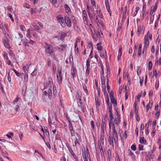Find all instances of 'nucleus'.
<instances>
[{
  "label": "nucleus",
  "instance_id": "nucleus-1",
  "mask_svg": "<svg viewBox=\"0 0 161 161\" xmlns=\"http://www.w3.org/2000/svg\"><path fill=\"white\" fill-rule=\"evenodd\" d=\"M44 44V47L46 53L51 55L56 51L57 49L55 47L53 46L47 42H45Z\"/></svg>",
  "mask_w": 161,
  "mask_h": 161
},
{
  "label": "nucleus",
  "instance_id": "nucleus-2",
  "mask_svg": "<svg viewBox=\"0 0 161 161\" xmlns=\"http://www.w3.org/2000/svg\"><path fill=\"white\" fill-rule=\"evenodd\" d=\"M112 136L111 137L110 136H109L108 139V142L109 143V144L111 145L112 146H114V142L115 143H118V134H116V136H114V133H112Z\"/></svg>",
  "mask_w": 161,
  "mask_h": 161
},
{
  "label": "nucleus",
  "instance_id": "nucleus-3",
  "mask_svg": "<svg viewBox=\"0 0 161 161\" xmlns=\"http://www.w3.org/2000/svg\"><path fill=\"white\" fill-rule=\"evenodd\" d=\"M56 19L62 28H65L66 27V25L64 22V19L62 15H58L56 16Z\"/></svg>",
  "mask_w": 161,
  "mask_h": 161
},
{
  "label": "nucleus",
  "instance_id": "nucleus-4",
  "mask_svg": "<svg viewBox=\"0 0 161 161\" xmlns=\"http://www.w3.org/2000/svg\"><path fill=\"white\" fill-rule=\"evenodd\" d=\"M53 80L52 78L51 77H49L46 82V85H44V89L47 88H52V85H53Z\"/></svg>",
  "mask_w": 161,
  "mask_h": 161
},
{
  "label": "nucleus",
  "instance_id": "nucleus-5",
  "mask_svg": "<svg viewBox=\"0 0 161 161\" xmlns=\"http://www.w3.org/2000/svg\"><path fill=\"white\" fill-rule=\"evenodd\" d=\"M82 17L84 24L87 25L88 18L86 12L85 10L82 11Z\"/></svg>",
  "mask_w": 161,
  "mask_h": 161
},
{
  "label": "nucleus",
  "instance_id": "nucleus-6",
  "mask_svg": "<svg viewBox=\"0 0 161 161\" xmlns=\"http://www.w3.org/2000/svg\"><path fill=\"white\" fill-rule=\"evenodd\" d=\"M2 42L6 48H7L9 50L11 51V49L12 48L9 44L8 41L7 37H6V38H3Z\"/></svg>",
  "mask_w": 161,
  "mask_h": 161
},
{
  "label": "nucleus",
  "instance_id": "nucleus-7",
  "mask_svg": "<svg viewBox=\"0 0 161 161\" xmlns=\"http://www.w3.org/2000/svg\"><path fill=\"white\" fill-rule=\"evenodd\" d=\"M71 119L73 122H77L78 121L79 119H80L81 121V119L79 116V114L76 112L73 114L71 116Z\"/></svg>",
  "mask_w": 161,
  "mask_h": 161
},
{
  "label": "nucleus",
  "instance_id": "nucleus-8",
  "mask_svg": "<svg viewBox=\"0 0 161 161\" xmlns=\"http://www.w3.org/2000/svg\"><path fill=\"white\" fill-rule=\"evenodd\" d=\"M64 20L65 24L66 25L67 27H70L71 26L72 23L71 20L68 16H64Z\"/></svg>",
  "mask_w": 161,
  "mask_h": 161
},
{
  "label": "nucleus",
  "instance_id": "nucleus-9",
  "mask_svg": "<svg viewBox=\"0 0 161 161\" xmlns=\"http://www.w3.org/2000/svg\"><path fill=\"white\" fill-rule=\"evenodd\" d=\"M61 67L58 69V75H57V77L58 82H60L62 80V76L61 73Z\"/></svg>",
  "mask_w": 161,
  "mask_h": 161
},
{
  "label": "nucleus",
  "instance_id": "nucleus-10",
  "mask_svg": "<svg viewBox=\"0 0 161 161\" xmlns=\"http://www.w3.org/2000/svg\"><path fill=\"white\" fill-rule=\"evenodd\" d=\"M110 100L112 103L113 104H114L113 105L114 107L116 106L117 105V101L114 98V93L113 92H111L110 93Z\"/></svg>",
  "mask_w": 161,
  "mask_h": 161
},
{
  "label": "nucleus",
  "instance_id": "nucleus-11",
  "mask_svg": "<svg viewBox=\"0 0 161 161\" xmlns=\"http://www.w3.org/2000/svg\"><path fill=\"white\" fill-rule=\"evenodd\" d=\"M88 151V150L87 148L86 152L83 153L84 161H88L89 156H90V154Z\"/></svg>",
  "mask_w": 161,
  "mask_h": 161
},
{
  "label": "nucleus",
  "instance_id": "nucleus-12",
  "mask_svg": "<svg viewBox=\"0 0 161 161\" xmlns=\"http://www.w3.org/2000/svg\"><path fill=\"white\" fill-rule=\"evenodd\" d=\"M101 127L102 130V132L101 133H103V134H104V131L106 130L105 120H102V124L101 125Z\"/></svg>",
  "mask_w": 161,
  "mask_h": 161
},
{
  "label": "nucleus",
  "instance_id": "nucleus-13",
  "mask_svg": "<svg viewBox=\"0 0 161 161\" xmlns=\"http://www.w3.org/2000/svg\"><path fill=\"white\" fill-rule=\"evenodd\" d=\"M121 122V118L119 117H115L113 120V123H114L116 126H119Z\"/></svg>",
  "mask_w": 161,
  "mask_h": 161
},
{
  "label": "nucleus",
  "instance_id": "nucleus-14",
  "mask_svg": "<svg viewBox=\"0 0 161 161\" xmlns=\"http://www.w3.org/2000/svg\"><path fill=\"white\" fill-rule=\"evenodd\" d=\"M65 36V34L64 32L59 33L58 35L56 37L58 40H63Z\"/></svg>",
  "mask_w": 161,
  "mask_h": 161
},
{
  "label": "nucleus",
  "instance_id": "nucleus-15",
  "mask_svg": "<svg viewBox=\"0 0 161 161\" xmlns=\"http://www.w3.org/2000/svg\"><path fill=\"white\" fill-rule=\"evenodd\" d=\"M23 37V35L21 32H18V33L15 35V41H18L20 39L22 38Z\"/></svg>",
  "mask_w": 161,
  "mask_h": 161
},
{
  "label": "nucleus",
  "instance_id": "nucleus-16",
  "mask_svg": "<svg viewBox=\"0 0 161 161\" xmlns=\"http://www.w3.org/2000/svg\"><path fill=\"white\" fill-rule=\"evenodd\" d=\"M153 102L152 100L149 101V103H148L146 106L147 112L149 110V108H151L153 106Z\"/></svg>",
  "mask_w": 161,
  "mask_h": 161
},
{
  "label": "nucleus",
  "instance_id": "nucleus-17",
  "mask_svg": "<svg viewBox=\"0 0 161 161\" xmlns=\"http://www.w3.org/2000/svg\"><path fill=\"white\" fill-rule=\"evenodd\" d=\"M80 140L79 137L78 135H77V136H76L74 139V142L75 146L80 145Z\"/></svg>",
  "mask_w": 161,
  "mask_h": 161
},
{
  "label": "nucleus",
  "instance_id": "nucleus-18",
  "mask_svg": "<svg viewBox=\"0 0 161 161\" xmlns=\"http://www.w3.org/2000/svg\"><path fill=\"white\" fill-rule=\"evenodd\" d=\"M127 152L128 153V156L131 157L132 158H135V155L130 149H128L127 151Z\"/></svg>",
  "mask_w": 161,
  "mask_h": 161
},
{
  "label": "nucleus",
  "instance_id": "nucleus-19",
  "mask_svg": "<svg viewBox=\"0 0 161 161\" xmlns=\"http://www.w3.org/2000/svg\"><path fill=\"white\" fill-rule=\"evenodd\" d=\"M87 13L91 23H93L94 22L95 20L93 15L90 12H89Z\"/></svg>",
  "mask_w": 161,
  "mask_h": 161
},
{
  "label": "nucleus",
  "instance_id": "nucleus-20",
  "mask_svg": "<svg viewBox=\"0 0 161 161\" xmlns=\"http://www.w3.org/2000/svg\"><path fill=\"white\" fill-rule=\"evenodd\" d=\"M64 8L66 12L68 14H70L71 10L69 6L67 4H65L64 5Z\"/></svg>",
  "mask_w": 161,
  "mask_h": 161
},
{
  "label": "nucleus",
  "instance_id": "nucleus-21",
  "mask_svg": "<svg viewBox=\"0 0 161 161\" xmlns=\"http://www.w3.org/2000/svg\"><path fill=\"white\" fill-rule=\"evenodd\" d=\"M115 126V124L113 123L112 125V133H114V136H116L115 135H116V134H117V132L116 130Z\"/></svg>",
  "mask_w": 161,
  "mask_h": 161
},
{
  "label": "nucleus",
  "instance_id": "nucleus-22",
  "mask_svg": "<svg viewBox=\"0 0 161 161\" xmlns=\"http://www.w3.org/2000/svg\"><path fill=\"white\" fill-rule=\"evenodd\" d=\"M67 47V45L64 44L61 45L58 48V50L59 51H64Z\"/></svg>",
  "mask_w": 161,
  "mask_h": 161
},
{
  "label": "nucleus",
  "instance_id": "nucleus-23",
  "mask_svg": "<svg viewBox=\"0 0 161 161\" xmlns=\"http://www.w3.org/2000/svg\"><path fill=\"white\" fill-rule=\"evenodd\" d=\"M105 3L106 6L107 8V9L108 11V12H110V6L109 4V3L108 0H105Z\"/></svg>",
  "mask_w": 161,
  "mask_h": 161
},
{
  "label": "nucleus",
  "instance_id": "nucleus-24",
  "mask_svg": "<svg viewBox=\"0 0 161 161\" xmlns=\"http://www.w3.org/2000/svg\"><path fill=\"white\" fill-rule=\"evenodd\" d=\"M31 64H26V66H24L23 67V69L24 73H26V71H28V69H29V67L31 65Z\"/></svg>",
  "mask_w": 161,
  "mask_h": 161
},
{
  "label": "nucleus",
  "instance_id": "nucleus-25",
  "mask_svg": "<svg viewBox=\"0 0 161 161\" xmlns=\"http://www.w3.org/2000/svg\"><path fill=\"white\" fill-rule=\"evenodd\" d=\"M139 142L141 144H147V141L144 137H140L139 140Z\"/></svg>",
  "mask_w": 161,
  "mask_h": 161
},
{
  "label": "nucleus",
  "instance_id": "nucleus-26",
  "mask_svg": "<svg viewBox=\"0 0 161 161\" xmlns=\"http://www.w3.org/2000/svg\"><path fill=\"white\" fill-rule=\"evenodd\" d=\"M1 27L3 29H6V31H8L9 30L8 25L7 24L5 23H1Z\"/></svg>",
  "mask_w": 161,
  "mask_h": 161
},
{
  "label": "nucleus",
  "instance_id": "nucleus-27",
  "mask_svg": "<svg viewBox=\"0 0 161 161\" xmlns=\"http://www.w3.org/2000/svg\"><path fill=\"white\" fill-rule=\"evenodd\" d=\"M95 100L96 102V108H97V107L98 108V106H100V102L99 100V98L98 97H95Z\"/></svg>",
  "mask_w": 161,
  "mask_h": 161
},
{
  "label": "nucleus",
  "instance_id": "nucleus-28",
  "mask_svg": "<svg viewBox=\"0 0 161 161\" xmlns=\"http://www.w3.org/2000/svg\"><path fill=\"white\" fill-rule=\"evenodd\" d=\"M31 27L34 28L35 29L37 30L38 32L41 33V31L40 29V27L38 25H33Z\"/></svg>",
  "mask_w": 161,
  "mask_h": 161
},
{
  "label": "nucleus",
  "instance_id": "nucleus-29",
  "mask_svg": "<svg viewBox=\"0 0 161 161\" xmlns=\"http://www.w3.org/2000/svg\"><path fill=\"white\" fill-rule=\"evenodd\" d=\"M96 12H97V14L98 15V16L101 19H103V15L102 14V12L101 11V10H96Z\"/></svg>",
  "mask_w": 161,
  "mask_h": 161
},
{
  "label": "nucleus",
  "instance_id": "nucleus-30",
  "mask_svg": "<svg viewBox=\"0 0 161 161\" xmlns=\"http://www.w3.org/2000/svg\"><path fill=\"white\" fill-rule=\"evenodd\" d=\"M153 151L149 152L147 154L148 156L150 158L153 159L154 158V155L153 154Z\"/></svg>",
  "mask_w": 161,
  "mask_h": 161
},
{
  "label": "nucleus",
  "instance_id": "nucleus-31",
  "mask_svg": "<svg viewBox=\"0 0 161 161\" xmlns=\"http://www.w3.org/2000/svg\"><path fill=\"white\" fill-rule=\"evenodd\" d=\"M161 64V58H160L159 60L156 58L155 61V65H160Z\"/></svg>",
  "mask_w": 161,
  "mask_h": 161
},
{
  "label": "nucleus",
  "instance_id": "nucleus-32",
  "mask_svg": "<svg viewBox=\"0 0 161 161\" xmlns=\"http://www.w3.org/2000/svg\"><path fill=\"white\" fill-rule=\"evenodd\" d=\"M102 91L103 92L104 94L105 95L106 93L107 94L106 91V84H102Z\"/></svg>",
  "mask_w": 161,
  "mask_h": 161
},
{
  "label": "nucleus",
  "instance_id": "nucleus-33",
  "mask_svg": "<svg viewBox=\"0 0 161 161\" xmlns=\"http://www.w3.org/2000/svg\"><path fill=\"white\" fill-rule=\"evenodd\" d=\"M160 113V110H157L155 115V119H158L159 117V116Z\"/></svg>",
  "mask_w": 161,
  "mask_h": 161
},
{
  "label": "nucleus",
  "instance_id": "nucleus-34",
  "mask_svg": "<svg viewBox=\"0 0 161 161\" xmlns=\"http://www.w3.org/2000/svg\"><path fill=\"white\" fill-rule=\"evenodd\" d=\"M44 134H45L46 136H49V134L48 131L47 130V127H44V131L43 132Z\"/></svg>",
  "mask_w": 161,
  "mask_h": 161
},
{
  "label": "nucleus",
  "instance_id": "nucleus-35",
  "mask_svg": "<svg viewBox=\"0 0 161 161\" xmlns=\"http://www.w3.org/2000/svg\"><path fill=\"white\" fill-rule=\"evenodd\" d=\"M142 47V45L141 44H140L139 45V49L138 51V56H140L141 55V52H142V50H141V48Z\"/></svg>",
  "mask_w": 161,
  "mask_h": 161
},
{
  "label": "nucleus",
  "instance_id": "nucleus-36",
  "mask_svg": "<svg viewBox=\"0 0 161 161\" xmlns=\"http://www.w3.org/2000/svg\"><path fill=\"white\" fill-rule=\"evenodd\" d=\"M48 97L49 99H51V97L52 96V88H49L48 91Z\"/></svg>",
  "mask_w": 161,
  "mask_h": 161
},
{
  "label": "nucleus",
  "instance_id": "nucleus-37",
  "mask_svg": "<svg viewBox=\"0 0 161 161\" xmlns=\"http://www.w3.org/2000/svg\"><path fill=\"white\" fill-rule=\"evenodd\" d=\"M104 134H103V133H101L100 135V140L102 144L104 143Z\"/></svg>",
  "mask_w": 161,
  "mask_h": 161
},
{
  "label": "nucleus",
  "instance_id": "nucleus-38",
  "mask_svg": "<svg viewBox=\"0 0 161 161\" xmlns=\"http://www.w3.org/2000/svg\"><path fill=\"white\" fill-rule=\"evenodd\" d=\"M66 117H67V118L68 119V122L69 123V129H70L71 128H73L72 124L70 120L69 119V118L68 117L67 115H66Z\"/></svg>",
  "mask_w": 161,
  "mask_h": 161
},
{
  "label": "nucleus",
  "instance_id": "nucleus-39",
  "mask_svg": "<svg viewBox=\"0 0 161 161\" xmlns=\"http://www.w3.org/2000/svg\"><path fill=\"white\" fill-rule=\"evenodd\" d=\"M141 27L140 26L138 27L137 28V35L138 36H139L141 34Z\"/></svg>",
  "mask_w": 161,
  "mask_h": 161
},
{
  "label": "nucleus",
  "instance_id": "nucleus-40",
  "mask_svg": "<svg viewBox=\"0 0 161 161\" xmlns=\"http://www.w3.org/2000/svg\"><path fill=\"white\" fill-rule=\"evenodd\" d=\"M157 143L159 144V149L161 150V138L159 137L158 138Z\"/></svg>",
  "mask_w": 161,
  "mask_h": 161
},
{
  "label": "nucleus",
  "instance_id": "nucleus-41",
  "mask_svg": "<svg viewBox=\"0 0 161 161\" xmlns=\"http://www.w3.org/2000/svg\"><path fill=\"white\" fill-rule=\"evenodd\" d=\"M28 77L27 73L25 74L24 81L25 82H27L28 81Z\"/></svg>",
  "mask_w": 161,
  "mask_h": 161
},
{
  "label": "nucleus",
  "instance_id": "nucleus-42",
  "mask_svg": "<svg viewBox=\"0 0 161 161\" xmlns=\"http://www.w3.org/2000/svg\"><path fill=\"white\" fill-rule=\"evenodd\" d=\"M1 29L2 30L3 34L6 36V37L8 36V34L7 33L6 30H5L4 29H3L2 28Z\"/></svg>",
  "mask_w": 161,
  "mask_h": 161
},
{
  "label": "nucleus",
  "instance_id": "nucleus-43",
  "mask_svg": "<svg viewBox=\"0 0 161 161\" xmlns=\"http://www.w3.org/2000/svg\"><path fill=\"white\" fill-rule=\"evenodd\" d=\"M144 45L143 47L147 48L149 47V42L144 41Z\"/></svg>",
  "mask_w": 161,
  "mask_h": 161
},
{
  "label": "nucleus",
  "instance_id": "nucleus-44",
  "mask_svg": "<svg viewBox=\"0 0 161 161\" xmlns=\"http://www.w3.org/2000/svg\"><path fill=\"white\" fill-rule=\"evenodd\" d=\"M83 88L84 90V92H86V94L87 95H88V90H87V87L86 86V85L85 84H84V85H83Z\"/></svg>",
  "mask_w": 161,
  "mask_h": 161
},
{
  "label": "nucleus",
  "instance_id": "nucleus-45",
  "mask_svg": "<svg viewBox=\"0 0 161 161\" xmlns=\"http://www.w3.org/2000/svg\"><path fill=\"white\" fill-rule=\"evenodd\" d=\"M49 1L55 7H58V5L56 6L55 5L57 3V0H49Z\"/></svg>",
  "mask_w": 161,
  "mask_h": 161
},
{
  "label": "nucleus",
  "instance_id": "nucleus-46",
  "mask_svg": "<svg viewBox=\"0 0 161 161\" xmlns=\"http://www.w3.org/2000/svg\"><path fill=\"white\" fill-rule=\"evenodd\" d=\"M37 73V70L36 68L34 69V70L33 71L31 74L32 76H34L36 75Z\"/></svg>",
  "mask_w": 161,
  "mask_h": 161
},
{
  "label": "nucleus",
  "instance_id": "nucleus-47",
  "mask_svg": "<svg viewBox=\"0 0 161 161\" xmlns=\"http://www.w3.org/2000/svg\"><path fill=\"white\" fill-rule=\"evenodd\" d=\"M142 94V92H141L139 94H138V95L137 96V99L136 101L139 102L140 101V98L141 97V95Z\"/></svg>",
  "mask_w": 161,
  "mask_h": 161
},
{
  "label": "nucleus",
  "instance_id": "nucleus-48",
  "mask_svg": "<svg viewBox=\"0 0 161 161\" xmlns=\"http://www.w3.org/2000/svg\"><path fill=\"white\" fill-rule=\"evenodd\" d=\"M139 8L138 7H136L135 8L136 10L133 13V17H135L136 16L137 13L138 12V10H139Z\"/></svg>",
  "mask_w": 161,
  "mask_h": 161
},
{
  "label": "nucleus",
  "instance_id": "nucleus-49",
  "mask_svg": "<svg viewBox=\"0 0 161 161\" xmlns=\"http://www.w3.org/2000/svg\"><path fill=\"white\" fill-rule=\"evenodd\" d=\"M29 42L25 41L23 42V44L25 46L26 48L29 47Z\"/></svg>",
  "mask_w": 161,
  "mask_h": 161
},
{
  "label": "nucleus",
  "instance_id": "nucleus-50",
  "mask_svg": "<svg viewBox=\"0 0 161 161\" xmlns=\"http://www.w3.org/2000/svg\"><path fill=\"white\" fill-rule=\"evenodd\" d=\"M109 112V119L110 120H113L114 119V115L112 114V112Z\"/></svg>",
  "mask_w": 161,
  "mask_h": 161
},
{
  "label": "nucleus",
  "instance_id": "nucleus-51",
  "mask_svg": "<svg viewBox=\"0 0 161 161\" xmlns=\"http://www.w3.org/2000/svg\"><path fill=\"white\" fill-rule=\"evenodd\" d=\"M113 123H113V120L109 119V120H108V125H109V129L111 128V126H112V125Z\"/></svg>",
  "mask_w": 161,
  "mask_h": 161
},
{
  "label": "nucleus",
  "instance_id": "nucleus-52",
  "mask_svg": "<svg viewBox=\"0 0 161 161\" xmlns=\"http://www.w3.org/2000/svg\"><path fill=\"white\" fill-rule=\"evenodd\" d=\"M99 146V147H100V146ZM100 146L101 147V148H100V152L101 155H103V154L104 155V152H105V150L103 149L102 147L101 144H100Z\"/></svg>",
  "mask_w": 161,
  "mask_h": 161
},
{
  "label": "nucleus",
  "instance_id": "nucleus-53",
  "mask_svg": "<svg viewBox=\"0 0 161 161\" xmlns=\"http://www.w3.org/2000/svg\"><path fill=\"white\" fill-rule=\"evenodd\" d=\"M152 68V63L151 61L149 62V66L148 67V70H151Z\"/></svg>",
  "mask_w": 161,
  "mask_h": 161
},
{
  "label": "nucleus",
  "instance_id": "nucleus-54",
  "mask_svg": "<svg viewBox=\"0 0 161 161\" xmlns=\"http://www.w3.org/2000/svg\"><path fill=\"white\" fill-rule=\"evenodd\" d=\"M13 70L14 71L15 74L17 76L19 77L21 75V74L17 72L16 70L15 69H13Z\"/></svg>",
  "mask_w": 161,
  "mask_h": 161
},
{
  "label": "nucleus",
  "instance_id": "nucleus-55",
  "mask_svg": "<svg viewBox=\"0 0 161 161\" xmlns=\"http://www.w3.org/2000/svg\"><path fill=\"white\" fill-rule=\"evenodd\" d=\"M153 75H154L156 78H157V75H158V74L157 73V70L156 69H155L153 68Z\"/></svg>",
  "mask_w": 161,
  "mask_h": 161
},
{
  "label": "nucleus",
  "instance_id": "nucleus-56",
  "mask_svg": "<svg viewBox=\"0 0 161 161\" xmlns=\"http://www.w3.org/2000/svg\"><path fill=\"white\" fill-rule=\"evenodd\" d=\"M95 22L97 23L98 26H99L100 24V22L99 20L98 19V16L97 17H95Z\"/></svg>",
  "mask_w": 161,
  "mask_h": 161
},
{
  "label": "nucleus",
  "instance_id": "nucleus-57",
  "mask_svg": "<svg viewBox=\"0 0 161 161\" xmlns=\"http://www.w3.org/2000/svg\"><path fill=\"white\" fill-rule=\"evenodd\" d=\"M158 3H156L155 5L154 6L153 12H154L156 11V9H157V7H158Z\"/></svg>",
  "mask_w": 161,
  "mask_h": 161
},
{
  "label": "nucleus",
  "instance_id": "nucleus-58",
  "mask_svg": "<svg viewBox=\"0 0 161 161\" xmlns=\"http://www.w3.org/2000/svg\"><path fill=\"white\" fill-rule=\"evenodd\" d=\"M20 29L21 31H25V27L24 25H20Z\"/></svg>",
  "mask_w": 161,
  "mask_h": 161
},
{
  "label": "nucleus",
  "instance_id": "nucleus-59",
  "mask_svg": "<svg viewBox=\"0 0 161 161\" xmlns=\"http://www.w3.org/2000/svg\"><path fill=\"white\" fill-rule=\"evenodd\" d=\"M98 65L99 66L101 67V68H103V64L102 62L100 59V60L99 62L98 63Z\"/></svg>",
  "mask_w": 161,
  "mask_h": 161
},
{
  "label": "nucleus",
  "instance_id": "nucleus-60",
  "mask_svg": "<svg viewBox=\"0 0 161 161\" xmlns=\"http://www.w3.org/2000/svg\"><path fill=\"white\" fill-rule=\"evenodd\" d=\"M128 95H129V92L128 91L126 90L125 92V100H127L128 99Z\"/></svg>",
  "mask_w": 161,
  "mask_h": 161
},
{
  "label": "nucleus",
  "instance_id": "nucleus-61",
  "mask_svg": "<svg viewBox=\"0 0 161 161\" xmlns=\"http://www.w3.org/2000/svg\"><path fill=\"white\" fill-rule=\"evenodd\" d=\"M159 86V81L158 80H157L156 81L155 84V87L156 90H157L158 89V88Z\"/></svg>",
  "mask_w": 161,
  "mask_h": 161
},
{
  "label": "nucleus",
  "instance_id": "nucleus-62",
  "mask_svg": "<svg viewBox=\"0 0 161 161\" xmlns=\"http://www.w3.org/2000/svg\"><path fill=\"white\" fill-rule=\"evenodd\" d=\"M131 149L132 150L136 151V145L135 144L132 145L131 147Z\"/></svg>",
  "mask_w": 161,
  "mask_h": 161
},
{
  "label": "nucleus",
  "instance_id": "nucleus-63",
  "mask_svg": "<svg viewBox=\"0 0 161 161\" xmlns=\"http://www.w3.org/2000/svg\"><path fill=\"white\" fill-rule=\"evenodd\" d=\"M92 128L93 130L95 128V126L94 125V122L93 120H91L90 122Z\"/></svg>",
  "mask_w": 161,
  "mask_h": 161
},
{
  "label": "nucleus",
  "instance_id": "nucleus-64",
  "mask_svg": "<svg viewBox=\"0 0 161 161\" xmlns=\"http://www.w3.org/2000/svg\"><path fill=\"white\" fill-rule=\"evenodd\" d=\"M90 2L92 5L91 7L94 6L96 5V3L94 0H90Z\"/></svg>",
  "mask_w": 161,
  "mask_h": 161
}]
</instances>
